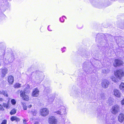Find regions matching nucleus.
<instances>
[{"label":"nucleus","instance_id":"obj_4","mask_svg":"<svg viewBox=\"0 0 124 124\" xmlns=\"http://www.w3.org/2000/svg\"><path fill=\"white\" fill-rule=\"evenodd\" d=\"M14 59V57L13 55H8L7 56L5 59L4 62L5 63L8 64L12 62Z\"/></svg>","mask_w":124,"mask_h":124},{"label":"nucleus","instance_id":"obj_33","mask_svg":"<svg viewBox=\"0 0 124 124\" xmlns=\"http://www.w3.org/2000/svg\"><path fill=\"white\" fill-rule=\"evenodd\" d=\"M4 110V109L3 108V107L0 104V110L1 111H3Z\"/></svg>","mask_w":124,"mask_h":124},{"label":"nucleus","instance_id":"obj_27","mask_svg":"<svg viewBox=\"0 0 124 124\" xmlns=\"http://www.w3.org/2000/svg\"><path fill=\"white\" fill-rule=\"evenodd\" d=\"M109 71V70L108 69L106 70L105 69H103L102 71V73H104L106 74L107 73H108Z\"/></svg>","mask_w":124,"mask_h":124},{"label":"nucleus","instance_id":"obj_22","mask_svg":"<svg viewBox=\"0 0 124 124\" xmlns=\"http://www.w3.org/2000/svg\"><path fill=\"white\" fill-rule=\"evenodd\" d=\"M28 113L32 114L33 115L35 116L37 114V111L36 110H32L31 111H29Z\"/></svg>","mask_w":124,"mask_h":124},{"label":"nucleus","instance_id":"obj_14","mask_svg":"<svg viewBox=\"0 0 124 124\" xmlns=\"http://www.w3.org/2000/svg\"><path fill=\"white\" fill-rule=\"evenodd\" d=\"M14 78L13 76H10L8 77V82L10 84H12L14 81Z\"/></svg>","mask_w":124,"mask_h":124},{"label":"nucleus","instance_id":"obj_6","mask_svg":"<svg viewBox=\"0 0 124 124\" xmlns=\"http://www.w3.org/2000/svg\"><path fill=\"white\" fill-rule=\"evenodd\" d=\"M49 113L48 110L46 108L41 109L40 111V115L43 116H46L48 115Z\"/></svg>","mask_w":124,"mask_h":124},{"label":"nucleus","instance_id":"obj_23","mask_svg":"<svg viewBox=\"0 0 124 124\" xmlns=\"http://www.w3.org/2000/svg\"><path fill=\"white\" fill-rule=\"evenodd\" d=\"M16 110L15 108H13L11 111L10 114L11 115H14L16 113Z\"/></svg>","mask_w":124,"mask_h":124},{"label":"nucleus","instance_id":"obj_41","mask_svg":"<svg viewBox=\"0 0 124 124\" xmlns=\"http://www.w3.org/2000/svg\"><path fill=\"white\" fill-rule=\"evenodd\" d=\"M1 63L0 62V66H1Z\"/></svg>","mask_w":124,"mask_h":124},{"label":"nucleus","instance_id":"obj_7","mask_svg":"<svg viewBox=\"0 0 124 124\" xmlns=\"http://www.w3.org/2000/svg\"><path fill=\"white\" fill-rule=\"evenodd\" d=\"M25 92L24 91H21L20 92V95L24 100L28 101L29 100V97L28 96L25 94Z\"/></svg>","mask_w":124,"mask_h":124},{"label":"nucleus","instance_id":"obj_2","mask_svg":"<svg viewBox=\"0 0 124 124\" xmlns=\"http://www.w3.org/2000/svg\"><path fill=\"white\" fill-rule=\"evenodd\" d=\"M114 74L117 78L120 79L124 76V72L121 69L117 70L115 72Z\"/></svg>","mask_w":124,"mask_h":124},{"label":"nucleus","instance_id":"obj_3","mask_svg":"<svg viewBox=\"0 0 124 124\" xmlns=\"http://www.w3.org/2000/svg\"><path fill=\"white\" fill-rule=\"evenodd\" d=\"M120 109L119 106L118 105H115L112 106L111 112L113 114H116L119 111Z\"/></svg>","mask_w":124,"mask_h":124},{"label":"nucleus","instance_id":"obj_20","mask_svg":"<svg viewBox=\"0 0 124 124\" xmlns=\"http://www.w3.org/2000/svg\"><path fill=\"white\" fill-rule=\"evenodd\" d=\"M0 94H3L5 96L8 97V95L7 94V92L6 91H4L3 90L1 91H0Z\"/></svg>","mask_w":124,"mask_h":124},{"label":"nucleus","instance_id":"obj_37","mask_svg":"<svg viewBox=\"0 0 124 124\" xmlns=\"http://www.w3.org/2000/svg\"><path fill=\"white\" fill-rule=\"evenodd\" d=\"M34 124H39V123L38 122H36Z\"/></svg>","mask_w":124,"mask_h":124},{"label":"nucleus","instance_id":"obj_8","mask_svg":"<svg viewBox=\"0 0 124 124\" xmlns=\"http://www.w3.org/2000/svg\"><path fill=\"white\" fill-rule=\"evenodd\" d=\"M109 84V81L107 79H105L102 80L101 84L102 86L104 88H107Z\"/></svg>","mask_w":124,"mask_h":124},{"label":"nucleus","instance_id":"obj_38","mask_svg":"<svg viewBox=\"0 0 124 124\" xmlns=\"http://www.w3.org/2000/svg\"><path fill=\"white\" fill-rule=\"evenodd\" d=\"M63 48H65H65H65V47H64L63 48H62V50H63ZM62 52H63L64 51H65V50H64V51H63V50H62Z\"/></svg>","mask_w":124,"mask_h":124},{"label":"nucleus","instance_id":"obj_30","mask_svg":"<svg viewBox=\"0 0 124 124\" xmlns=\"http://www.w3.org/2000/svg\"><path fill=\"white\" fill-rule=\"evenodd\" d=\"M65 17L64 16H62V17H60V21L62 22H64V18H65Z\"/></svg>","mask_w":124,"mask_h":124},{"label":"nucleus","instance_id":"obj_13","mask_svg":"<svg viewBox=\"0 0 124 124\" xmlns=\"http://www.w3.org/2000/svg\"><path fill=\"white\" fill-rule=\"evenodd\" d=\"M118 120L120 122H122L124 119V115L122 113L119 114L118 116Z\"/></svg>","mask_w":124,"mask_h":124},{"label":"nucleus","instance_id":"obj_5","mask_svg":"<svg viewBox=\"0 0 124 124\" xmlns=\"http://www.w3.org/2000/svg\"><path fill=\"white\" fill-rule=\"evenodd\" d=\"M48 121L49 124H57L58 122L57 119L53 116H50L48 119Z\"/></svg>","mask_w":124,"mask_h":124},{"label":"nucleus","instance_id":"obj_21","mask_svg":"<svg viewBox=\"0 0 124 124\" xmlns=\"http://www.w3.org/2000/svg\"><path fill=\"white\" fill-rule=\"evenodd\" d=\"M119 88L120 90L124 91V83L122 82L119 85Z\"/></svg>","mask_w":124,"mask_h":124},{"label":"nucleus","instance_id":"obj_40","mask_svg":"<svg viewBox=\"0 0 124 124\" xmlns=\"http://www.w3.org/2000/svg\"><path fill=\"white\" fill-rule=\"evenodd\" d=\"M2 98H0V101H2Z\"/></svg>","mask_w":124,"mask_h":124},{"label":"nucleus","instance_id":"obj_12","mask_svg":"<svg viewBox=\"0 0 124 124\" xmlns=\"http://www.w3.org/2000/svg\"><path fill=\"white\" fill-rule=\"evenodd\" d=\"M114 94L115 96L117 97H120L121 93L119 91L117 90H114Z\"/></svg>","mask_w":124,"mask_h":124},{"label":"nucleus","instance_id":"obj_1","mask_svg":"<svg viewBox=\"0 0 124 124\" xmlns=\"http://www.w3.org/2000/svg\"><path fill=\"white\" fill-rule=\"evenodd\" d=\"M63 103L61 102L57 104V107L58 108H60V109L55 112L57 114L60 115L62 117L65 115L66 112L65 111L66 108L64 106H62Z\"/></svg>","mask_w":124,"mask_h":124},{"label":"nucleus","instance_id":"obj_9","mask_svg":"<svg viewBox=\"0 0 124 124\" xmlns=\"http://www.w3.org/2000/svg\"><path fill=\"white\" fill-rule=\"evenodd\" d=\"M39 91L37 88H36L34 89L32 94L31 96L34 97H38L39 95Z\"/></svg>","mask_w":124,"mask_h":124},{"label":"nucleus","instance_id":"obj_19","mask_svg":"<svg viewBox=\"0 0 124 124\" xmlns=\"http://www.w3.org/2000/svg\"><path fill=\"white\" fill-rule=\"evenodd\" d=\"M54 100V97H49L48 99V101L49 104L51 103Z\"/></svg>","mask_w":124,"mask_h":124},{"label":"nucleus","instance_id":"obj_34","mask_svg":"<svg viewBox=\"0 0 124 124\" xmlns=\"http://www.w3.org/2000/svg\"><path fill=\"white\" fill-rule=\"evenodd\" d=\"M121 103L122 105H124V98L121 101Z\"/></svg>","mask_w":124,"mask_h":124},{"label":"nucleus","instance_id":"obj_28","mask_svg":"<svg viewBox=\"0 0 124 124\" xmlns=\"http://www.w3.org/2000/svg\"><path fill=\"white\" fill-rule=\"evenodd\" d=\"M111 79L114 82H116L117 81V79L114 77L112 76L111 77Z\"/></svg>","mask_w":124,"mask_h":124},{"label":"nucleus","instance_id":"obj_18","mask_svg":"<svg viewBox=\"0 0 124 124\" xmlns=\"http://www.w3.org/2000/svg\"><path fill=\"white\" fill-rule=\"evenodd\" d=\"M11 120L12 121L16 120L17 121H20V119L16 116H15L12 117L11 118Z\"/></svg>","mask_w":124,"mask_h":124},{"label":"nucleus","instance_id":"obj_29","mask_svg":"<svg viewBox=\"0 0 124 124\" xmlns=\"http://www.w3.org/2000/svg\"><path fill=\"white\" fill-rule=\"evenodd\" d=\"M22 106L24 110H26L27 109V107L26 106L25 104L24 103H22Z\"/></svg>","mask_w":124,"mask_h":124},{"label":"nucleus","instance_id":"obj_36","mask_svg":"<svg viewBox=\"0 0 124 124\" xmlns=\"http://www.w3.org/2000/svg\"><path fill=\"white\" fill-rule=\"evenodd\" d=\"M32 105H29L28 106V108H31V107H32Z\"/></svg>","mask_w":124,"mask_h":124},{"label":"nucleus","instance_id":"obj_25","mask_svg":"<svg viewBox=\"0 0 124 124\" xmlns=\"http://www.w3.org/2000/svg\"><path fill=\"white\" fill-rule=\"evenodd\" d=\"M99 97L100 99H104L105 96L103 93H101L99 95Z\"/></svg>","mask_w":124,"mask_h":124},{"label":"nucleus","instance_id":"obj_32","mask_svg":"<svg viewBox=\"0 0 124 124\" xmlns=\"http://www.w3.org/2000/svg\"><path fill=\"white\" fill-rule=\"evenodd\" d=\"M7 121L6 120H3L1 124H7Z\"/></svg>","mask_w":124,"mask_h":124},{"label":"nucleus","instance_id":"obj_17","mask_svg":"<svg viewBox=\"0 0 124 124\" xmlns=\"http://www.w3.org/2000/svg\"><path fill=\"white\" fill-rule=\"evenodd\" d=\"M112 120H110L109 119V118L108 117H106V118L105 120V124H112Z\"/></svg>","mask_w":124,"mask_h":124},{"label":"nucleus","instance_id":"obj_39","mask_svg":"<svg viewBox=\"0 0 124 124\" xmlns=\"http://www.w3.org/2000/svg\"><path fill=\"white\" fill-rule=\"evenodd\" d=\"M82 28V27H78V28H79V29H81V28Z\"/></svg>","mask_w":124,"mask_h":124},{"label":"nucleus","instance_id":"obj_16","mask_svg":"<svg viewBox=\"0 0 124 124\" xmlns=\"http://www.w3.org/2000/svg\"><path fill=\"white\" fill-rule=\"evenodd\" d=\"M114 102V100L111 98H109L108 101H107V103L110 105H112Z\"/></svg>","mask_w":124,"mask_h":124},{"label":"nucleus","instance_id":"obj_10","mask_svg":"<svg viewBox=\"0 0 124 124\" xmlns=\"http://www.w3.org/2000/svg\"><path fill=\"white\" fill-rule=\"evenodd\" d=\"M122 64L123 62L121 61L120 60L116 59L115 60L113 65L114 67H116Z\"/></svg>","mask_w":124,"mask_h":124},{"label":"nucleus","instance_id":"obj_31","mask_svg":"<svg viewBox=\"0 0 124 124\" xmlns=\"http://www.w3.org/2000/svg\"><path fill=\"white\" fill-rule=\"evenodd\" d=\"M11 102L12 104L13 105H15L16 103V101L14 99L11 100Z\"/></svg>","mask_w":124,"mask_h":124},{"label":"nucleus","instance_id":"obj_35","mask_svg":"<svg viewBox=\"0 0 124 124\" xmlns=\"http://www.w3.org/2000/svg\"><path fill=\"white\" fill-rule=\"evenodd\" d=\"M47 29H48V31H52V30L51 29H50V26L49 25L48 26V27Z\"/></svg>","mask_w":124,"mask_h":124},{"label":"nucleus","instance_id":"obj_24","mask_svg":"<svg viewBox=\"0 0 124 124\" xmlns=\"http://www.w3.org/2000/svg\"><path fill=\"white\" fill-rule=\"evenodd\" d=\"M21 84L18 83H16L14 85V87L15 88H18L21 87Z\"/></svg>","mask_w":124,"mask_h":124},{"label":"nucleus","instance_id":"obj_26","mask_svg":"<svg viewBox=\"0 0 124 124\" xmlns=\"http://www.w3.org/2000/svg\"><path fill=\"white\" fill-rule=\"evenodd\" d=\"M2 106L6 108H9L8 104V103H3V104Z\"/></svg>","mask_w":124,"mask_h":124},{"label":"nucleus","instance_id":"obj_15","mask_svg":"<svg viewBox=\"0 0 124 124\" xmlns=\"http://www.w3.org/2000/svg\"><path fill=\"white\" fill-rule=\"evenodd\" d=\"M43 77V75H40L39 76H37L36 77V78L37 80H39V82H40L42 80Z\"/></svg>","mask_w":124,"mask_h":124},{"label":"nucleus","instance_id":"obj_11","mask_svg":"<svg viewBox=\"0 0 124 124\" xmlns=\"http://www.w3.org/2000/svg\"><path fill=\"white\" fill-rule=\"evenodd\" d=\"M1 77H5L6 74L8 72V69L6 67H4L1 69Z\"/></svg>","mask_w":124,"mask_h":124}]
</instances>
